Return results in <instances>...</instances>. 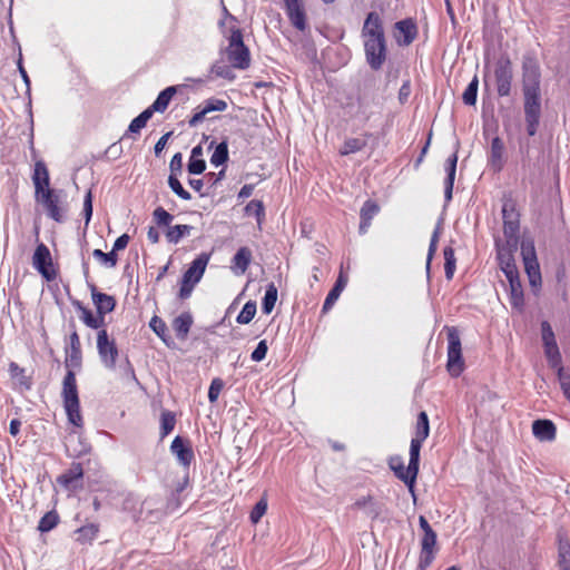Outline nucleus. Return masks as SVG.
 Masks as SVG:
<instances>
[{
	"mask_svg": "<svg viewBox=\"0 0 570 570\" xmlns=\"http://www.w3.org/2000/svg\"><path fill=\"white\" fill-rule=\"evenodd\" d=\"M541 71L538 60L524 56L522 60V92L524 96V117L527 132L534 136L541 116Z\"/></svg>",
	"mask_w": 570,
	"mask_h": 570,
	"instance_id": "1",
	"label": "nucleus"
},
{
	"mask_svg": "<svg viewBox=\"0 0 570 570\" xmlns=\"http://www.w3.org/2000/svg\"><path fill=\"white\" fill-rule=\"evenodd\" d=\"M366 62L373 70L382 68L387 56L386 38L383 21L375 11L367 13L362 30Z\"/></svg>",
	"mask_w": 570,
	"mask_h": 570,
	"instance_id": "2",
	"label": "nucleus"
},
{
	"mask_svg": "<svg viewBox=\"0 0 570 570\" xmlns=\"http://www.w3.org/2000/svg\"><path fill=\"white\" fill-rule=\"evenodd\" d=\"M61 396L68 421L75 426H82V416L80 413V402L78 396L76 375L68 371L63 377Z\"/></svg>",
	"mask_w": 570,
	"mask_h": 570,
	"instance_id": "3",
	"label": "nucleus"
},
{
	"mask_svg": "<svg viewBox=\"0 0 570 570\" xmlns=\"http://www.w3.org/2000/svg\"><path fill=\"white\" fill-rule=\"evenodd\" d=\"M227 60L236 69H247L250 63L248 48L244 45L243 33L239 29L232 30L229 43L226 48Z\"/></svg>",
	"mask_w": 570,
	"mask_h": 570,
	"instance_id": "4",
	"label": "nucleus"
},
{
	"mask_svg": "<svg viewBox=\"0 0 570 570\" xmlns=\"http://www.w3.org/2000/svg\"><path fill=\"white\" fill-rule=\"evenodd\" d=\"M503 234L510 246H518L520 215L512 199H505L502 206Z\"/></svg>",
	"mask_w": 570,
	"mask_h": 570,
	"instance_id": "5",
	"label": "nucleus"
},
{
	"mask_svg": "<svg viewBox=\"0 0 570 570\" xmlns=\"http://www.w3.org/2000/svg\"><path fill=\"white\" fill-rule=\"evenodd\" d=\"M493 79L500 97H507L511 94L513 68L508 56H501L497 60L493 69Z\"/></svg>",
	"mask_w": 570,
	"mask_h": 570,
	"instance_id": "6",
	"label": "nucleus"
},
{
	"mask_svg": "<svg viewBox=\"0 0 570 570\" xmlns=\"http://www.w3.org/2000/svg\"><path fill=\"white\" fill-rule=\"evenodd\" d=\"M448 371L452 376H459L464 367L462 347L459 331L455 327L448 328Z\"/></svg>",
	"mask_w": 570,
	"mask_h": 570,
	"instance_id": "7",
	"label": "nucleus"
},
{
	"mask_svg": "<svg viewBox=\"0 0 570 570\" xmlns=\"http://www.w3.org/2000/svg\"><path fill=\"white\" fill-rule=\"evenodd\" d=\"M97 351L105 367L114 370L116 367L119 351L114 338L106 330L97 333Z\"/></svg>",
	"mask_w": 570,
	"mask_h": 570,
	"instance_id": "8",
	"label": "nucleus"
},
{
	"mask_svg": "<svg viewBox=\"0 0 570 570\" xmlns=\"http://www.w3.org/2000/svg\"><path fill=\"white\" fill-rule=\"evenodd\" d=\"M37 203H40L46 208L47 215L60 223L63 220V209L60 207V197L51 188H46L42 193L35 194Z\"/></svg>",
	"mask_w": 570,
	"mask_h": 570,
	"instance_id": "9",
	"label": "nucleus"
},
{
	"mask_svg": "<svg viewBox=\"0 0 570 570\" xmlns=\"http://www.w3.org/2000/svg\"><path fill=\"white\" fill-rule=\"evenodd\" d=\"M32 263L35 268L48 281L56 275L52 271V259L49 248L45 244H39L35 250Z\"/></svg>",
	"mask_w": 570,
	"mask_h": 570,
	"instance_id": "10",
	"label": "nucleus"
},
{
	"mask_svg": "<svg viewBox=\"0 0 570 570\" xmlns=\"http://www.w3.org/2000/svg\"><path fill=\"white\" fill-rule=\"evenodd\" d=\"M436 532H431L423 534L421 539V552H420V560H419V567L422 570H425L428 567L431 566L435 558L436 553Z\"/></svg>",
	"mask_w": 570,
	"mask_h": 570,
	"instance_id": "11",
	"label": "nucleus"
},
{
	"mask_svg": "<svg viewBox=\"0 0 570 570\" xmlns=\"http://www.w3.org/2000/svg\"><path fill=\"white\" fill-rule=\"evenodd\" d=\"M517 246H510L508 242H505L504 245L497 242L498 261L505 277L519 273L513 258V252Z\"/></svg>",
	"mask_w": 570,
	"mask_h": 570,
	"instance_id": "12",
	"label": "nucleus"
},
{
	"mask_svg": "<svg viewBox=\"0 0 570 570\" xmlns=\"http://www.w3.org/2000/svg\"><path fill=\"white\" fill-rule=\"evenodd\" d=\"M227 109V102L223 99L209 98L204 102V106L194 114L189 119L188 124L190 127H196L200 124L205 117L213 111H225Z\"/></svg>",
	"mask_w": 570,
	"mask_h": 570,
	"instance_id": "13",
	"label": "nucleus"
},
{
	"mask_svg": "<svg viewBox=\"0 0 570 570\" xmlns=\"http://www.w3.org/2000/svg\"><path fill=\"white\" fill-rule=\"evenodd\" d=\"M170 451L176 456L179 464L184 468H189L194 460V452L188 441L177 435L171 442Z\"/></svg>",
	"mask_w": 570,
	"mask_h": 570,
	"instance_id": "14",
	"label": "nucleus"
},
{
	"mask_svg": "<svg viewBox=\"0 0 570 570\" xmlns=\"http://www.w3.org/2000/svg\"><path fill=\"white\" fill-rule=\"evenodd\" d=\"M83 476V470L80 463H72L71 466L58 476L57 481L67 490H76L81 487L80 481Z\"/></svg>",
	"mask_w": 570,
	"mask_h": 570,
	"instance_id": "15",
	"label": "nucleus"
},
{
	"mask_svg": "<svg viewBox=\"0 0 570 570\" xmlns=\"http://www.w3.org/2000/svg\"><path fill=\"white\" fill-rule=\"evenodd\" d=\"M505 147L504 142L500 137H494L491 141L490 151H489V164L493 171L499 173L503 169L505 159Z\"/></svg>",
	"mask_w": 570,
	"mask_h": 570,
	"instance_id": "16",
	"label": "nucleus"
},
{
	"mask_svg": "<svg viewBox=\"0 0 570 570\" xmlns=\"http://www.w3.org/2000/svg\"><path fill=\"white\" fill-rule=\"evenodd\" d=\"M395 38L399 45L409 46L416 37L417 28L412 19H405L395 23Z\"/></svg>",
	"mask_w": 570,
	"mask_h": 570,
	"instance_id": "17",
	"label": "nucleus"
},
{
	"mask_svg": "<svg viewBox=\"0 0 570 570\" xmlns=\"http://www.w3.org/2000/svg\"><path fill=\"white\" fill-rule=\"evenodd\" d=\"M208 262L209 254L203 253L196 257L183 275V278L186 279V283L191 282L197 284L202 279Z\"/></svg>",
	"mask_w": 570,
	"mask_h": 570,
	"instance_id": "18",
	"label": "nucleus"
},
{
	"mask_svg": "<svg viewBox=\"0 0 570 570\" xmlns=\"http://www.w3.org/2000/svg\"><path fill=\"white\" fill-rule=\"evenodd\" d=\"M390 468L394 471L395 475L402 480L413 492V487L417 474H412L410 471V464L405 468L401 456H394L390 459Z\"/></svg>",
	"mask_w": 570,
	"mask_h": 570,
	"instance_id": "19",
	"label": "nucleus"
},
{
	"mask_svg": "<svg viewBox=\"0 0 570 570\" xmlns=\"http://www.w3.org/2000/svg\"><path fill=\"white\" fill-rule=\"evenodd\" d=\"M510 286V304L513 308L522 311L524 306L523 288L520 282L519 273L507 276Z\"/></svg>",
	"mask_w": 570,
	"mask_h": 570,
	"instance_id": "20",
	"label": "nucleus"
},
{
	"mask_svg": "<svg viewBox=\"0 0 570 570\" xmlns=\"http://www.w3.org/2000/svg\"><path fill=\"white\" fill-rule=\"evenodd\" d=\"M532 432L540 441H553L556 439L557 429L550 420H535L532 423Z\"/></svg>",
	"mask_w": 570,
	"mask_h": 570,
	"instance_id": "21",
	"label": "nucleus"
},
{
	"mask_svg": "<svg viewBox=\"0 0 570 570\" xmlns=\"http://www.w3.org/2000/svg\"><path fill=\"white\" fill-rule=\"evenodd\" d=\"M32 181L35 185V194L42 193V190L46 188H50L49 171L42 160H39L35 164Z\"/></svg>",
	"mask_w": 570,
	"mask_h": 570,
	"instance_id": "22",
	"label": "nucleus"
},
{
	"mask_svg": "<svg viewBox=\"0 0 570 570\" xmlns=\"http://www.w3.org/2000/svg\"><path fill=\"white\" fill-rule=\"evenodd\" d=\"M70 334V347L67 351L66 365L79 367L81 365V343L75 326Z\"/></svg>",
	"mask_w": 570,
	"mask_h": 570,
	"instance_id": "23",
	"label": "nucleus"
},
{
	"mask_svg": "<svg viewBox=\"0 0 570 570\" xmlns=\"http://www.w3.org/2000/svg\"><path fill=\"white\" fill-rule=\"evenodd\" d=\"M194 323L193 316L189 312H184L173 321V328L177 338L185 341L188 336L190 327Z\"/></svg>",
	"mask_w": 570,
	"mask_h": 570,
	"instance_id": "24",
	"label": "nucleus"
},
{
	"mask_svg": "<svg viewBox=\"0 0 570 570\" xmlns=\"http://www.w3.org/2000/svg\"><path fill=\"white\" fill-rule=\"evenodd\" d=\"M252 261V252L248 247H240L233 257V271L237 275L244 274Z\"/></svg>",
	"mask_w": 570,
	"mask_h": 570,
	"instance_id": "25",
	"label": "nucleus"
},
{
	"mask_svg": "<svg viewBox=\"0 0 570 570\" xmlns=\"http://www.w3.org/2000/svg\"><path fill=\"white\" fill-rule=\"evenodd\" d=\"M91 296L98 314H107L114 311L116 301L112 296L99 293L95 288L92 289Z\"/></svg>",
	"mask_w": 570,
	"mask_h": 570,
	"instance_id": "26",
	"label": "nucleus"
},
{
	"mask_svg": "<svg viewBox=\"0 0 570 570\" xmlns=\"http://www.w3.org/2000/svg\"><path fill=\"white\" fill-rule=\"evenodd\" d=\"M354 507L356 509L364 510V512L372 519H376L382 512L381 504L374 501L371 495L357 499L354 503Z\"/></svg>",
	"mask_w": 570,
	"mask_h": 570,
	"instance_id": "27",
	"label": "nucleus"
},
{
	"mask_svg": "<svg viewBox=\"0 0 570 570\" xmlns=\"http://www.w3.org/2000/svg\"><path fill=\"white\" fill-rule=\"evenodd\" d=\"M345 286H346V279L343 278L342 275H340L338 278L336 279L333 288L330 291V293L327 294V296L324 301V304L322 307L323 313H327L333 307V305L338 299V297Z\"/></svg>",
	"mask_w": 570,
	"mask_h": 570,
	"instance_id": "28",
	"label": "nucleus"
},
{
	"mask_svg": "<svg viewBox=\"0 0 570 570\" xmlns=\"http://www.w3.org/2000/svg\"><path fill=\"white\" fill-rule=\"evenodd\" d=\"M176 92H177L176 86H170V87H167L166 89H164L158 95L156 100L151 104L153 110H156L157 112H164L168 108V105Z\"/></svg>",
	"mask_w": 570,
	"mask_h": 570,
	"instance_id": "29",
	"label": "nucleus"
},
{
	"mask_svg": "<svg viewBox=\"0 0 570 570\" xmlns=\"http://www.w3.org/2000/svg\"><path fill=\"white\" fill-rule=\"evenodd\" d=\"M524 269L529 278L530 286L538 288L541 285V273L538 259L524 261Z\"/></svg>",
	"mask_w": 570,
	"mask_h": 570,
	"instance_id": "30",
	"label": "nucleus"
},
{
	"mask_svg": "<svg viewBox=\"0 0 570 570\" xmlns=\"http://www.w3.org/2000/svg\"><path fill=\"white\" fill-rule=\"evenodd\" d=\"M544 347V355L548 360L549 365L557 370V376H559V368H563L561 364V354L558 344H550Z\"/></svg>",
	"mask_w": 570,
	"mask_h": 570,
	"instance_id": "31",
	"label": "nucleus"
},
{
	"mask_svg": "<svg viewBox=\"0 0 570 570\" xmlns=\"http://www.w3.org/2000/svg\"><path fill=\"white\" fill-rule=\"evenodd\" d=\"M422 441L412 439L410 445V471L412 474L419 473V464H420V451L422 448Z\"/></svg>",
	"mask_w": 570,
	"mask_h": 570,
	"instance_id": "32",
	"label": "nucleus"
},
{
	"mask_svg": "<svg viewBox=\"0 0 570 570\" xmlns=\"http://www.w3.org/2000/svg\"><path fill=\"white\" fill-rule=\"evenodd\" d=\"M193 227L190 225H175L168 228L166 238L171 244H178L180 239L190 234Z\"/></svg>",
	"mask_w": 570,
	"mask_h": 570,
	"instance_id": "33",
	"label": "nucleus"
},
{
	"mask_svg": "<svg viewBox=\"0 0 570 570\" xmlns=\"http://www.w3.org/2000/svg\"><path fill=\"white\" fill-rule=\"evenodd\" d=\"M291 23L299 31H304L307 27L306 13L304 7L286 11Z\"/></svg>",
	"mask_w": 570,
	"mask_h": 570,
	"instance_id": "34",
	"label": "nucleus"
},
{
	"mask_svg": "<svg viewBox=\"0 0 570 570\" xmlns=\"http://www.w3.org/2000/svg\"><path fill=\"white\" fill-rule=\"evenodd\" d=\"M430 433L429 417L425 412H420L416 421V431L413 439L424 442Z\"/></svg>",
	"mask_w": 570,
	"mask_h": 570,
	"instance_id": "35",
	"label": "nucleus"
},
{
	"mask_svg": "<svg viewBox=\"0 0 570 570\" xmlns=\"http://www.w3.org/2000/svg\"><path fill=\"white\" fill-rule=\"evenodd\" d=\"M245 214L247 216H254L258 225H261L265 217V208L263 202L257 199L250 200L245 207Z\"/></svg>",
	"mask_w": 570,
	"mask_h": 570,
	"instance_id": "36",
	"label": "nucleus"
},
{
	"mask_svg": "<svg viewBox=\"0 0 570 570\" xmlns=\"http://www.w3.org/2000/svg\"><path fill=\"white\" fill-rule=\"evenodd\" d=\"M176 417L170 411H163L160 417V438H166L175 428Z\"/></svg>",
	"mask_w": 570,
	"mask_h": 570,
	"instance_id": "37",
	"label": "nucleus"
},
{
	"mask_svg": "<svg viewBox=\"0 0 570 570\" xmlns=\"http://www.w3.org/2000/svg\"><path fill=\"white\" fill-rule=\"evenodd\" d=\"M277 299V288L274 284H269L262 303V309L265 314H271Z\"/></svg>",
	"mask_w": 570,
	"mask_h": 570,
	"instance_id": "38",
	"label": "nucleus"
},
{
	"mask_svg": "<svg viewBox=\"0 0 570 570\" xmlns=\"http://www.w3.org/2000/svg\"><path fill=\"white\" fill-rule=\"evenodd\" d=\"M228 160V145H227V141H222L219 142L212 157H210V163L218 167L220 165H224L226 161Z\"/></svg>",
	"mask_w": 570,
	"mask_h": 570,
	"instance_id": "39",
	"label": "nucleus"
},
{
	"mask_svg": "<svg viewBox=\"0 0 570 570\" xmlns=\"http://www.w3.org/2000/svg\"><path fill=\"white\" fill-rule=\"evenodd\" d=\"M149 326L167 346L170 345V337L167 336V325L160 317L154 316L149 322Z\"/></svg>",
	"mask_w": 570,
	"mask_h": 570,
	"instance_id": "40",
	"label": "nucleus"
},
{
	"mask_svg": "<svg viewBox=\"0 0 570 570\" xmlns=\"http://www.w3.org/2000/svg\"><path fill=\"white\" fill-rule=\"evenodd\" d=\"M366 146V141L360 138L346 139L340 149V154L343 156L357 153Z\"/></svg>",
	"mask_w": 570,
	"mask_h": 570,
	"instance_id": "41",
	"label": "nucleus"
},
{
	"mask_svg": "<svg viewBox=\"0 0 570 570\" xmlns=\"http://www.w3.org/2000/svg\"><path fill=\"white\" fill-rule=\"evenodd\" d=\"M443 255H444V261H445V263H444L445 277L448 279H452L454 272H455V264H456L453 248L451 246H446L443 249Z\"/></svg>",
	"mask_w": 570,
	"mask_h": 570,
	"instance_id": "42",
	"label": "nucleus"
},
{
	"mask_svg": "<svg viewBox=\"0 0 570 570\" xmlns=\"http://www.w3.org/2000/svg\"><path fill=\"white\" fill-rule=\"evenodd\" d=\"M478 87H479V80L478 77L474 76V78L471 80V82L465 88L462 99L463 102L468 106H474L476 102V96H478Z\"/></svg>",
	"mask_w": 570,
	"mask_h": 570,
	"instance_id": "43",
	"label": "nucleus"
},
{
	"mask_svg": "<svg viewBox=\"0 0 570 570\" xmlns=\"http://www.w3.org/2000/svg\"><path fill=\"white\" fill-rule=\"evenodd\" d=\"M559 564L561 570H570V543L568 540L559 541Z\"/></svg>",
	"mask_w": 570,
	"mask_h": 570,
	"instance_id": "44",
	"label": "nucleus"
},
{
	"mask_svg": "<svg viewBox=\"0 0 570 570\" xmlns=\"http://www.w3.org/2000/svg\"><path fill=\"white\" fill-rule=\"evenodd\" d=\"M59 521V517L55 511L47 512L39 521L38 530L40 532H48L52 530Z\"/></svg>",
	"mask_w": 570,
	"mask_h": 570,
	"instance_id": "45",
	"label": "nucleus"
},
{
	"mask_svg": "<svg viewBox=\"0 0 570 570\" xmlns=\"http://www.w3.org/2000/svg\"><path fill=\"white\" fill-rule=\"evenodd\" d=\"M256 314V303L253 301H248L244 306L240 313L238 314L236 321L239 324H248Z\"/></svg>",
	"mask_w": 570,
	"mask_h": 570,
	"instance_id": "46",
	"label": "nucleus"
},
{
	"mask_svg": "<svg viewBox=\"0 0 570 570\" xmlns=\"http://www.w3.org/2000/svg\"><path fill=\"white\" fill-rule=\"evenodd\" d=\"M92 256L100 262V264L107 267H115L118 262L117 254L112 250L109 253H104L101 249H95L92 252Z\"/></svg>",
	"mask_w": 570,
	"mask_h": 570,
	"instance_id": "47",
	"label": "nucleus"
},
{
	"mask_svg": "<svg viewBox=\"0 0 570 570\" xmlns=\"http://www.w3.org/2000/svg\"><path fill=\"white\" fill-rule=\"evenodd\" d=\"M76 533L78 534L77 541L85 543L96 538L98 533V527L96 524H88L79 528Z\"/></svg>",
	"mask_w": 570,
	"mask_h": 570,
	"instance_id": "48",
	"label": "nucleus"
},
{
	"mask_svg": "<svg viewBox=\"0 0 570 570\" xmlns=\"http://www.w3.org/2000/svg\"><path fill=\"white\" fill-rule=\"evenodd\" d=\"M168 185L170 189L181 199L184 200H190L191 195L183 187L179 179L177 178V175H169L168 177Z\"/></svg>",
	"mask_w": 570,
	"mask_h": 570,
	"instance_id": "49",
	"label": "nucleus"
},
{
	"mask_svg": "<svg viewBox=\"0 0 570 570\" xmlns=\"http://www.w3.org/2000/svg\"><path fill=\"white\" fill-rule=\"evenodd\" d=\"M379 210L380 207L377 206L376 203L372 200H366L361 208L360 218H364L366 220L372 222L373 217L379 213Z\"/></svg>",
	"mask_w": 570,
	"mask_h": 570,
	"instance_id": "50",
	"label": "nucleus"
},
{
	"mask_svg": "<svg viewBox=\"0 0 570 570\" xmlns=\"http://www.w3.org/2000/svg\"><path fill=\"white\" fill-rule=\"evenodd\" d=\"M155 222L159 226H169V224L173 222L174 216L169 214L167 210H165L163 207H157L153 213Z\"/></svg>",
	"mask_w": 570,
	"mask_h": 570,
	"instance_id": "51",
	"label": "nucleus"
},
{
	"mask_svg": "<svg viewBox=\"0 0 570 570\" xmlns=\"http://www.w3.org/2000/svg\"><path fill=\"white\" fill-rule=\"evenodd\" d=\"M266 510H267V501H266V499L263 498L253 508L250 515H249L250 521L253 523H258L259 520L262 519V517L266 513Z\"/></svg>",
	"mask_w": 570,
	"mask_h": 570,
	"instance_id": "52",
	"label": "nucleus"
},
{
	"mask_svg": "<svg viewBox=\"0 0 570 570\" xmlns=\"http://www.w3.org/2000/svg\"><path fill=\"white\" fill-rule=\"evenodd\" d=\"M456 163H458V155H456V153H453V155L448 158L446 164H445V171H446L445 181L454 184Z\"/></svg>",
	"mask_w": 570,
	"mask_h": 570,
	"instance_id": "53",
	"label": "nucleus"
},
{
	"mask_svg": "<svg viewBox=\"0 0 570 570\" xmlns=\"http://www.w3.org/2000/svg\"><path fill=\"white\" fill-rule=\"evenodd\" d=\"M223 387H224V382L222 379L216 377L212 381L209 390H208V400L210 403H215L218 400Z\"/></svg>",
	"mask_w": 570,
	"mask_h": 570,
	"instance_id": "54",
	"label": "nucleus"
},
{
	"mask_svg": "<svg viewBox=\"0 0 570 570\" xmlns=\"http://www.w3.org/2000/svg\"><path fill=\"white\" fill-rule=\"evenodd\" d=\"M558 380L566 399L570 402V374L566 373L564 368H559Z\"/></svg>",
	"mask_w": 570,
	"mask_h": 570,
	"instance_id": "55",
	"label": "nucleus"
},
{
	"mask_svg": "<svg viewBox=\"0 0 570 570\" xmlns=\"http://www.w3.org/2000/svg\"><path fill=\"white\" fill-rule=\"evenodd\" d=\"M521 255L523 262L537 258L535 248L532 240H523L521 243Z\"/></svg>",
	"mask_w": 570,
	"mask_h": 570,
	"instance_id": "56",
	"label": "nucleus"
},
{
	"mask_svg": "<svg viewBox=\"0 0 570 570\" xmlns=\"http://www.w3.org/2000/svg\"><path fill=\"white\" fill-rule=\"evenodd\" d=\"M541 332H542L543 346H547L550 344H557L554 333L548 322L544 321L541 323Z\"/></svg>",
	"mask_w": 570,
	"mask_h": 570,
	"instance_id": "57",
	"label": "nucleus"
},
{
	"mask_svg": "<svg viewBox=\"0 0 570 570\" xmlns=\"http://www.w3.org/2000/svg\"><path fill=\"white\" fill-rule=\"evenodd\" d=\"M76 306L79 309V312L81 313L80 314V320L88 327H90V325H94L92 323H95V315L92 314V312L90 309H88L87 307H85L80 302H77Z\"/></svg>",
	"mask_w": 570,
	"mask_h": 570,
	"instance_id": "58",
	"label": "nucleus"
},
{
	"mask_svg": "<svg viewBox=\"0 0 570 570\" xmlns=\"http://www.w3.org/2000/svg\"><path fill=\"white\" fill-rule=\"evenodd\" d=\"M187 168L189 174L199 175L206 169V163L202 158L189 159Z\"/></svg>",
	"mask_w": 570,
	"mask_h": 570,
	"instance_id": "59",
	"label": "nucleus"
},
{
	"mask_svg": "<svg viewBox=\"0 0 570 570\" xmlns=\"http://www.w3.org/2000/svg\"><path fill=\"white\" fill-rule=\"evenodd\" d=\"M267 350L268 347L266 341H261L250 355L252 360L255 362L263 361L267 354Z\"/></svg>",
	"mask_w": 570,
	"mask_h": 570,
	"instance_id": "60",
	"label": "nucleus"
},
{
	"mask_svg": "<svg viewBox=\"0 0 570 570\" xmlns=\"http://www.w3.org/2000/svg\"><path fill=\"white\" fill-rule=\"evenodd\" d=\"M170 175H177L181 173L183 169V155L177 153L173 156L169 164Z\"/></svg>",
	"mask_w": 570,
	"mask_h": 570,
	"instance_id": "61",
	"label": "nucleus"
},
{
	"mask_svg": "<svg viewBox=\"0 0 570 570\" xmlns=\"http://www.w3.org/2000/svg\"><path fill=\"white\" fill-rule=\"evenodd\" d=\"M83 216L86 225H88L92 216V197L90 190L86 194L83 199Z\"/></svg>",
	"mask_w": 570,
	"mask_h": 570,
	"instance_id": "62",
	"label": "nucleus"
},
{
	"mask_svg": "<svg viewBox=\"0 0 570 570\" xmlns=\"http://www.w3.org/2000/svg\"><path fill=\"white\" fill-rule=\"evenodd\" d=\"M195 285L196 284H194L191 282L186 283V279L183 278L180 289H179V297L181 299L188 298L190 296Z\"/></svg>",
	"mask_w": 570,
	"mask_h": 570,
	"instance_id": "63",
	"label": "nucleus"
},
{
	"mask_svg": "<svg viewBox=\"0 0 570 570\" xmlns=\"http://www.w3.org/2000/svg\"><path fill=\"white\" fill-rule=\"evenodd\" d=\"M130 240V237L129 235L127 234H122L121 236H119L115 243H114V246H112V252L116 253L118 250H122L127 247L128 243Z\"/></svg>",
	"mask_w": 570,
	"mask_h": 570,
	"instance_id": "64",
	"label": "nucleus"
}]
</instances>
